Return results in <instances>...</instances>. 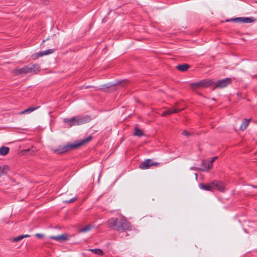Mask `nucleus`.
Returning a JSON list of instances; mask_svg holds the SVG:
<instances>
[{"label":"nucleus","instance_id":"f257e3e1","mask_svg":"<svg viewBox=\"0 0 257 257\" xmlns=\"http://www.w3.org/2000/svg\"><path fill=\"white\" fill-rule=\"evenodd\" d=\"M109 225L114 230H125L131 228V224L125 218L122 216L120 218H112L108 221Z\"/></svg>","mask_w":257,"mask_h":257},{"label":"nucleus","instance_id":"f03ea898","mask_svg":"<svg viewBox=\"0 0 257 257\" xmlns=\"http://www.w3.org/2000/svg\"><path fill=\"white\" fill-rule=\"evenodd\" d=\"M92 139V136H89L87 138L82 140L75 141L74 143L69 144L64 146H59L57 149L54 150V152L59 154H63L70 149L77 148L80 146L87 143L90 141Z\"/></svg>","mask_w":257,"mask_h":257},{"label":"nucleus","instance_id":"7ed1b4c3","mask_svg":"<svg viewBox=\"0 0 257 257\" xmlns=\"http://www.w3.org/2000/svg\"><path fill=\"white\" fill-rule=\"evenodd\" d=\"M40 70V67L38 64H30L20 69L13 70V72L16 75L27 74L29 73H36Z\"/></svg>","mask_w":257,"mask_h":257},{"label":"nucleus","instance_id":"20e7f679","mask_svg":"<svg viewBox=\"0 0 257 257\" xmlns=\"http://www.w3.org/2000/svg\"><path fill=\"white\" fill-rule=\"evenodd\" d=\"M90 120V117L88 116L73 117L71 118H64V121L69 126L81 125L85 123Z\"/></svg>","mask_w":257,"mask_h":257},{"label":"nucleus","instance_id":"39448f33","mask_svg":"<svg viewBox=\"0 0 257 257\" xmlns=\"http://www.w3.org/2000/svg\"><path fill=\"white\" fill-rule=\"evenodd\" d=\"M211 185H212L213 190H216L222 192L225 191L226 184L221 180H213L211 182Z\"/></svg>","mask_w":257,"mask_h":257},{"label":"nucleus","instance_id":"423d86ee","mask_svg":"<svg viewBox=\"0 0 257 257\" xmlns=\"http://www.w3.org/2000/svg\"><path fill=\"white\" fill-rule=\"evenodd\" d=\"M232 80L230 78H226L223 79L219 80L217 81L214 82L213 84L215 88H222L227 86L228 84H230Z\"/></svg>","mask_w":257,"mask_h":257},{"label":"nucleus","instance_id":"0eeeda50","mask_svg":"<svg viewBox=\"0 0 257 257\" xmlns=\"http://www.w3.org/2000/svg\"><path fill=\"white\" fill-rule=\"evenodd\" d=\"M214 81L210 80H203L199 82L194 83L191 84V86L193 88L194 87H200V88H205L209 86L213 85Z\"/></svg>","mask_w":257,"mask_h":257},{"label":"nucleus","instance_id":"6e6552de","mask_svg":"<svg viewBox=\"0 0 257 257\" xmlns=\"http://www.w3.org/2000/svg\"><path fill=\"white\" fill-rule=\"evenodd\" d=\"M159 163L154 162L152 160L148 159L142 162L140 164L139 167L141 169L147 170L149 169L152 166L157 167L159 165Z\"/></svg>","mask_w":257,"mask_h":257},{"label":"nucleus","instance_id":"1a4fd4ad","mask_svg":"<svg viewBox=\"0 0 257 257\" xmlns=\"http://www.w3.org/2000/svg\"><path fill=\"white\" fill-rule=\"evenodd\" d=\"M254 21V20L252 18L249 17H237L235 18H232L230 19H227L226 20V22H233L236 23H252Z\"/></svg>","mask_w":257,"mask_h":257},{"label":"nucleus","instance_id":"9d476101","mask_svg":"<svg viewBox=\"0 0 257 257\" xmlns=\"http://www.w3.org/2000/svg\"><path fill=\"white\" fill-rule=\"evenodd\" d=\"M201 168L199 169L203 171H208L209 170L212 169L213 165L210 164L209 161L207 160H203L202 161V163L201 164Z\"/></svg>","mask_w":257,"mask_h":257},{"label":"nucleus","instance_id":"9b49d317","mask_svg":"<svg viewBox=\"0 0 257 257\" xmlns=\"http://www.w3.org/2000/svg\"><path fill=\"white\" fill-rule=\"evenodd\" d=\"M49 238L58 241H66L68 240V238L66 234H62L57 236H51Z\"/></svg>","mask_w":257,"mask_h":257},{"label":"nucleus","instance_id":"f8f14e48","mask_svg":"<svg viewBox=\"0 0 257 257\" xmlns=\"http://www.w3.org/2000/svg\"><path fill=\"white\" fill-rule=\"evenodd\" d=\"M183 108L182 109H178V108H170L169 109L166 111H163V112L162 113L161 115L162 116H165L167 115H170L174 113H178L183 110Z\"/></svg>","mask_w":257,"mask_h":257},{"label":"nucleus","instance_id":"ddd939ff","mask_svg":"<svg viewBox=\"0 0 257 257\" xmlns=\"http://www.w3.org/2000/svg\"><path fill=\"white\" fill-rule=\"evenodd\" d=\"M199 187L200 189L205 191H213L212 185H211V182L207 184L201 183L199 184Z\"/></svg>","mask_w":257,"mask_h":257},{"label":"nucleus","instance_id":"4468645a","mask_svg":"<svg viewBox=\"0 0 257 257\" xmlns=\"http://www.w3.org/2000/svg\"><path fill=\"white\" fill-rule=\"evenodd\" d=\"M190 67V65L184 63L183 64H179L176 66V68L180 71L184 72L188 70Z\"/></svg>","mask_w":257,"mask_h":257},{"label":"nucleus","instance_id":"2eb2a0df","mask_svg":"<svg viewBox=\"0 0 257 257\" xmlns=\"http://www.w3.org/2000/svg\"><path fill=\"white\" fill-rule=\"evenodd\" d=\"M10 170V167L7 165L0 166V177L3 175H6Z\"/></svg>","mask_w":257,"mask_h":257},{"label":"nucleus","instance_id":"dca6fc26","mask_svg":"<svg viewBox=\"0 0 257 257\" xmlns=\"http://www.w3.org/2000/svg\"><path fill=\"white\" fill-rule=\"evenodd\" d=\"M250 119H244L241 125L240 126V130L242 131L246 129L250 122Z\"/></svg>","mask_w":257,"mask_h":257},{"label":"nucleus","instance_id":"f3484780","mask_svg":"<svg viewBox=\"0 0 257 257\" xmlns=\"http://www.w3.org/2000/svg\"><path fill=\"white\" fill-rule=\"evenodd\" d=\"M40 106H37V107H31L27 109H26L24 110L23 111L20 112V114H25V113H29L33 112V111L39 108Z\"/></svg>","mask_w":257,"mask_h":257},{"label":"nucleus","instance_id":"a211bd4d","mask_svg":"<svg viewBox=\"0 0 257 257\" xmlns=\"http://www.w3.org/2000/svg\"><path fill=\"white\" fill-rule=\"evenodd\" d=\"M9 147L3 146L0 148V154L2 156H5L9 153Z\"/></svg>","mask_w":257,"mask_h":257},{"label":"nucleus","instance_id":"6ab92c4d","mask_svg":"<svg viewBox=\"0 0 257 257\" xmlns=\"http://www.w3.org/2000/svg\"><path fill=\"white\" fill-rule=\"evenodd\" d=\"M134 135L136 136L141 137L144 136V134L143 132L141 130H140L137 127H136L135 129Z\"/></svg>","mask_w":257,"mask_h":257},{"label":"nucleus","instance_id":"aec40b11","mask_svg":"<svg viewBox=\"0 0 257 257\" xmlns=\"http://www.w3.org/2000/svg\"><path fill=\"white\" fill-rule=\"evenodd\" d=\"M89 250L97 255H102L103 254L102 250L99 248L90 249Z\"/></svg>","mask_w":257,"mask_h":257},{"label":"nucleus","instance_id":"412c9836","mask_svg":"<svg viewBox=\"0 0 257 257\" xmlns=\"http://www.w3.org/2000/svg\"><path fill=\"white\" fill-rule=\"evenodd\" d=\"M92 226L90 225H87L84 227L80 229L79 232H86L91 230Z\"/></svg>","mask_w":257,"mask_h":257},{"label":"nucleus","instance_id":"4be33fe9","mask_svg":"<svg viewBox=\"0 0 257 257\" xmlns=\"http://www.w3.org/2000/svg\"><path fill=\"white\" fill-rule=\"evenodd\" d=\"M22 239H23V235H21L13 238L12 241L14 242H18Z\"/></svg>","mask_w":257,"mask_h":257},{"label":"nucleus","instance_id":"5701e85b","mask_svg":"<svg viewBox=\"0 0 257 257\" xmlns=\"http://www.w3.org/2000/svg\"><path fill=\"white\" fill-rule=\"evenodd\" d=\"M36 55L37 56V57H42V56H43L44 55H46L48 54L47 53V52L45 50V51H44L42 52H39Z\"/></svg>","mask_w":257,"mask_h":257},{"label":"nucleus","instance_id":"b1692460","mask_svg":"<svg viewBox=\"0 0 257 257\" xmlns=\"http://www.w3.org/2000/svg\"><path fill=\"white\" fill-rule=\"evenodd\" d=\"M76 200V197H73L72 198L70 199V200H67L64 201V202L68 203H71L72 202H73L74 201Z\"/></svg>","mask_w":257,"mask_h":257},{"label":"nucleus","instance_id":"393cba45","mask_svg":"<svg viewBox=\"0 0 257 257\" xmlns=\"http://www.w3.org/2000/svg\"><path fill=\"white\" fill-rule=\"evenodd\" d=\"M36 236L39 238H43L44 236V234H42V233H37L35 234Z\"/></svg>","mask_w":257,"mask_h":257},{"label":"nucleus","instance_id":"a878e982","mask_svg":"<svg viewBox=\"0 0 257 257\" xmlns=\"http://www.w3.org/2000/svg\"><path fill=\"white\" fill-rule=\"evenodd\" d=\"M182 134L184 136H186L187 137H189L190 136V134L189 133H188L187 131L186 130H184L183 132H182Z\"/></svg>","mask_w":257,"mask_h":257},{"label":"nucleus","instance_id":"bb28decb","mask_svg":"<svg viewBox=\"0 0 257 257\" xmlns=\"http://www.w3.org/2000/svg\"><path fill=\"white\" fill-rule=\"evenodd\" d=\"M47 52V54H50L51 53H53L54 52V50L53 49H48L47 50H46Z\"/></svg>","mask_w":257,"mask_h":257},{"label":"nucleus","instance_id":"cd10ccee","mask_svg":"<svg viewBox=\"0 0 257 257\" xmlns=\"http://www.w3.org/2000/svg\"><path fill=\"white\" fill-rule=\"evenodd\" d=\"M217 158V157H214L211 158L210 161H209L210 164L212 165L213 163L215 161V160Z\"/></svg>","mask_w":257,"mask_h":257},{"label":"nucleus","instance_id":"c85d7f7f","mask_svg":"<svg viewBox=\"0 0 257 257\" xmlns=\"http://www.w3.org/2000/svg\"><path fill=\"white\" fill-rule=\"evenodd\" d=\"M29 236H30V235H29V234L23 235V238H25V237H28Z\"/></svg>","mask_w":257,"mask_h":257},{"label":"nucleus","instance_id":"c756f323","mask_svg":"<svg viewBox=\"0 0 257 257\" xmlns=\"http://www.w3.org/2000/svg\"><path fill=\"white\" fill-rule=\"evenodd\" d=\"M197 168H195V167H192L190 168L191 170H195V169H196Z\"/></svg>","mask_w":257,"mask_h":257},{"label":"nucleus","instance_id":"7c9ffc66","mask_svg":"<svg viewBox=\"0 0 257 257\" xmlns=\"http://www.w3.org/2000/svg\"><path fill=\"white\" fill-rule=\"evenodd\" d=\"M195 176H196V178H197V173H195Z\"/></svg>","mask_w":257,"mask_h":257},{"label":"nucleus","instance_id":"2f4dec72","mask_svg":"<svg viewBox=\"0 0 257 257\" xmlns=\"http://www.w3.org/2000/svg\"><path fill=\"white\" fill-rule=\"evenodd\" d=\"M109 87H110V86H109V85H106V87H107V88H109Z\"/></svg>","mask_w":257,"mask_h":257},{"label":"nucleus","instance_id":"473e14b6","mask_svg":"<svg viewBox=\"0 0 257 257\" xmlns=\"http://www.w3.org/2000/svg\"><path fill=\"white\" fill-rule=\"evenodd\" d=\"M243 230H244V232H246V229H244Z\"/></svg>","mask_w":257,"mask_h":257},{"label":"nucleus","instance_id":"72a5a7b5","mask_svg":"<svg viewBox=\"0 0 257 257\" xmlns=\"http://www.w3.org/2000/svg\"><path fill=\"white\" fill-rule=\"evenodd\" d=\"M253 187L257 188V186H253Z\"/></svg>","mask_w":257,"mask_h":257}]
</instances>
